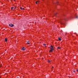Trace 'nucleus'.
<instances>
[{
    "label": "nucleus",
    "mask_w": 78,
    "mask_h": 78,
    "mask_svg": "<svg viewBox=\"0 0 78 78\" xmlns=\"http://www.w3.org/2000/svg\"><path fill=\"white\" fill-rule=\"evenodd\" d=\"M49 47V48H50L51 50L49 51V52H52L53 51V50H54V48H53V47L52 46V45H51V46Z\"/></svg>",
    "instance_id": "1"
},
{
    "label": "nucleus",
    "mask_w": 78,
    "mask_h": 78,
    "mask_svg": "<svg viewBox=\"0 0 78 78\" xmlns=\"http://www.w3.org/2000/svg\"><path fill=\"white\" fill-rule=\"evenodd\" d=\"M9 26L11 27H12L14 26V24H9Z\"/></svg>",
    "instance_id": "2"
},
{
    "label": "nucleus",
    "mask_w": 78,
    "mask_h": 78,
    "mask_svg": "<svg viewBox=\"0 0 78 78\" xmlns=\"http://www.w3.org/2000/svg\"><path fill=\"white\" fill-rule=\"evenodd\" d=\"M25 48L24 47H23L22 49V50H23V51H25Z\"/></svg>",
    "instance_id": "3"
},
{
    "label": "nucleus",
    "mask_w": 78,
    "mask_h": 78,
    "mask_svg": "<svg viewBox=\"0 0 78 78\" xmlns=\"http://www.w3.org/2000/svg\"><path fill=\"white\" fill-rule=\"evenodd\" d=\"M27 44H30V41H27Z\"/></svg>",
    "instance_id": "4"
},
{
    "label": "nucleus",
    "mask_w": 78,
    "mask_h": 78,
    "mask_svg": "<svg viewBox=\"0 0 78 78\" xmlns=\"http://www.w3.org/2000/svg\"><path fill=\"white\" fill-rule=\"evenodd\" d=\"M61 23H62V24H64V23H65V22H61Z\"/></svg>",
    "instance_id": "5"
},
{
    "label": "nucleus",
    "mask_w": 78,
    "mask_h": 78,
    "mask_svg": "<svg viewBox=\"0 0 78 78\" xmlns=\"http://www.w3.org/2000/svg\"><path fill=\"white\" fill-rule=\"evenodd\" d=\"M58 39L59 40V41H61V38L59 37H58Z\"/></svg>",
    "instance_id": "6"
},
{
    "label": "nucleus",
    "mask_w": 78,
    "mask_h": 78,
    "mask_svg": "<svg viewBox=\"0 0 78 78\" xmlns=\"http://www.w3.org/2000/svg\"><path fill=\"white\" fill-rule=\"evenodd\" d=\"M5 41H6V42H7V39L6 38H5Z\"/></svg>",
    "instance_id": "7"
},
{
    "label": "nucleus",
    "mask_w": 78,
    "mask_h": 78,
    "mask_svg": "<svg viewBox=\"0 0 78 78\" xmlns=\"http://www.w3.org/2000/svg\"><path fill=\"white\" fill-rule=\"evenodd\" d=\"M48 63H50V62H51V61L48 60Z\"/></svg>",
    "instance_id": "8"
},
{
    "label": "nucleus",
    "mask_w": 78,
    "mask_h": 78,
    "mask_svg": "<svg viewBox=\"0 0 78 78\" xmlns=\"http://www.w3.org/2000/svg\"><path fill=\"white\" fill-rule=\"evenodd\" d=\"M58 48V49H61V48L58 47V48Z\"/></svg>",
    "instance_id": "9"
},
{
    "label": "nucleus",
    "mask_w": 78,
    "mask_h": 78,
    "mask_svg": "<svg viewBox=\"0 0 78 78\" xmlns=\"http://www.w3.org/2000/svg\"><path fill=\"white\" fill-rule=\"evenodd\" d=\"M13 8H14V7H12V8H11V10H12Z\"/></svg>",
    "instance_id": "10"
},
{
    "label": "nucleus",
    "mask_w": 78,
    "mask_h": 78,
    "mask_svg": "<svg viewBox=\"0 0 78 78\" xmlns=\"http://www.w3.org/2000/svg\"><path fill=\"white\" fill-rule=\"evenodd\" d=\"M44 45V46H45V45H46V44H43Z\"/></svg>",
    "instance_id": "11"
},
{
    "label": "nucleus",
    "mask_w": 78,
    "mask_h": 78,
    "mask_svg": "<svg viewBox=\"0 0 78 78\" xmlns=\"http://www.w3.org/2000/svg\"><path fill=\"white\" fill-rule=\"evenodd\" d=\"M20 9H22V7H20Z\"/></svg>",
    "instance_id": "12"
},
{
    "label": "nucleus",
    "mask_w": 78,
    "mask_h": 78,
    "mask_svg": "<svg viewBox=\"0 0 78 78\" xmlns=\"http://www.w3.org/2000/svg\"><path fill=\"white\" fill-rule=\"evenodd\" d=\"M76 18L77 19H78V16H76Z\"/></svg>",
    "instance_id": "13"
},
{
    "label": "nucleus",
    "mask_w": 78,
    "mask_h": 78,
    "mask_svg": "<svg viewBox=\"0 0 78 78\" xmlns=\"http://www.w3.org/2000/svg\"><path fill=\"white\" fill-rule=\"evenodd\" d=\"M37 3H39V1H37Z\"/></svg>",
    "instance_id": "14"
},
{
    "label": "nucleus",
    "mask_w": 78,
    "mask_h": 78,
    "mask_svg": "<svg viewBox=\"0 0 78 78\" xmlns=\"http://www.w3.org/2000/svg\"><path fill=\"white\" fill-rule=\"evenodd\" d=\"M36 4H37V1L36 2Z\"/></svg>",
    "instance_id": "15"
},
{
    "label": "nucleus",
    "mask_w": 78,
    "mask_h": 78,
    "mask_svg": "<svg viewBox=\"0 0 78 78\" xmlns=\"http://www.w3.org/2000/svg\"><path fill=\"white\" fill-rule=\"evenodd\" d=\"M59 2H57L56 4H58Z\"/></svg>",
    "instance_id": "16"
},
{
    "label": "nucleus",
    "mask_w": 78,
    "mask_h": 78,
    "mask_svg": "<svg viewBox=\"0 0 78 78\" xmlns=\"http://www.w3.org/2000/svg\"><path fill=\"white\" fill-rule=\"evenodd\" d=\"M1 65H0V67H1ZM0 78H1V76H0Z\"/></svg>",
    "instance_id": "17"
},
{
    "label": "nucleus",
    "mask_w": 78,
    "mask_h": 78,
    "mask_svg": "<svg viewBox=\"0 0 78 78\" xmlns=\"http://www.w3.org/2000/svg\"><path fill=\"white\" fill-rule=\"evenodd\" d=\"M16 7H15L14 8V9H16Z\"/></svg>",
    "instance_id": "18"
},
{
    "label": "nucleus",
    "mask_w": 78,
    "mask_h": 78,
    "mask_svg": "<svg viewBox=\"0 0 78 78\" xmlns=\"http://www.w3.org/2000/svg\"><path fill=\"white\" fill-rule=\"evenodd\" d=\"M76 71H77V72H78V69H77Z\"/></svg>",
    "instance_id": "19"
},
{
    "label": "nucleus",
    "mask_w": 78,
    "mask_h": 78,
    "mask_svg": "<svg viewBox=\"0 0 78 78\" xmlns=\"http://www.w3.org/2000/svg\"><path fill=\"white\" fill-rule=\"evenodd\" d=\"M52 68L53 69V68H54V67L53 66H52Z\"/></svg>",
    "instance_id": "20"
},
{
    "label": "nucleus",
    "mask_w": 78,
    "mask_h": 78,
    "mask_svg": "<svg viewBox=\"0 0 78 78\" xmlns=\"http://www.w3.org/2000/svg\"><path fill=\"white\" fill-rule=\"evenodd\" d=\"M73 72H75V71H73Z\"/></svg>",
    "instance_id": "21"
},
{
    "label": "nucleus",
    "mask_w": 78,
    "mask_h": 78,
    "mask_svg": "<svg viewBox=\"0 0 78 78\" xmlns=\"http://www.w3.org/2000/svg\"><path fill=\"white\" fill-rule=\"evenodd\" d=\"M56 14H57V13H56L55 14V15H56Z\"/></svg>",
    "instance_id": "22"
},
{
    "label": "nucleus",
    "mask_w": 78,
    "mask_h": 78,
    "mask_svg": "<svg viewBox=\"0 0 78 78\" xmlns=\"http://www.w3.org/2000/svg\"><path fill=\"white\" fill-rule=\"evenodd\" d=\"M22 9H24V8H23Z\"/></svg>",
    "instance_id": "23"
},
{
    "label": "nucleus",
    "mask_w": 78,
    "mask_h": 78,
    "mask_svg": "<svg viewBox=\"0 0 78 78\" xmlns=\"http://www.w3.org/2000/svg\"><path fill=\"white\" fill-rule=\"evenodd\" d=\"M14 1H16V0H14Z\"/></svg>",
    "instance_id": "24"
},
{
    "label": "nucleus",
    "mask_w": 78,
    "mask_h": 78,
    "mask_svg": "<svg viewBox=\"0 0 78 78\" xmlns=\"http://www.w3.org/2000/svg\"><path fill=\"white\" fill-rule=\"evenodd\" d=\"M65 21H66V20H65Z\"/></svg>",
    "instance_id": "25"
}]
</instances>
